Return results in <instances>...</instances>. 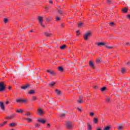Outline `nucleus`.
<instances>
[{"instance_id": "nucleus-44", "label": "nucleus", "mask_w": 130, "mask_h": 130, "mask_svg": "<svg viewBox=\"0 0 130 130\" xmlns=\"http://www.w3.org/2000/svg\"><path fill=\"white\" fill-rule=\"evenodd\" d=\"M64 114H61L60 115V117H64Z\"/></svg>"}, {"instance_id": "nucleus-30", "label": "nucleus", "mask_w": 130, "mask_h": 130, "mask_svg": "<svg viewBox=\"0 0 130 130\" xmlns=\"http://www.w3.org/2000/svg\"><path fill=\"white\" fill-rule=\"evenodd\" d=\"M125 72V69L122 68V69H121V73H122V74H124Z\"/></svg>"}, {"instance_id": "nucleus-33", "label": "nucleus", "mask_w": 130, "mask_h": 130, "mask_svg": "<svg viewBox=\"0 0 130 130\" xmlns=\"http://www.w3.org/2000/svg\"><path fill=\"white\" fill-rule=\"evenodd\" d=\"M80 30L76 31V35H77V36H79V35H80Z\"/></svg>"}, {"instance_id": "nucleus-54", "label": "nucleus", "mask_w": 130, "mask_h": 130, "mask_svg": "<svg viewBox=\"0 0 130 130\" xmlns=\"http://www.w3.org/2000/svg\"><path fill=\"white\" fill-rule=\"evenodd\" d=\"M78 110H79V111H81V110L80 108L78 109Z\"/></svg>"}, {"instance_id": "nucleus-10", "label": "nucleus", "mask_w": 130, "mask_h": 130, "mask_svg": "<svg viewBox=\"0 0 130 130\" xmlns=\"http://www.w3.org/2000/svg\"><path fill=\"white\" fill-rule=\"evenodd\" d=\"M38 122H40L41 123L44 124L45 122H46V121L43 119H39L38 120Z\"/></svg>"}, {"instance_id": "nucleus-57", "label": "nucleus", "mask_w": 130, "mask_h": 130, "mask_svg": "<svg viewBox=\"0 0 130 130\" xmlns=\"http://www.w3.org/2000/svg\"><path fill=\"white\" fill-rule=\"evenodd\" d=\"M96 130H101V128H98Z\"/></svg>"}, {"instance_id": "nucleus-27", "label": "nucleus", "mask_w": 130, "mask_h": 130, "mask_svg": "<svg viewBox=\"0 0 130 130\" xmlns=\"http://www.w3.org/2000/svg\"><path fill=\"white\" fill-rule=\"evenodd\" d=\"M110 127L109 126H108L107 127H105L104 128V130H110Z\"/></svg>"}, {"instance_id": "nucleus-26", "label": "nucleus", "mask_w": 130, "mask_h": 130, "mask_svg": "<svg viewBox=\"0 0 130 130\" xmlns=\"http://www.w3.org/2000/svg\"><path fill=\"white\" fill-rule=\"evenodd\" d=\"M9 125L11 127H14V126H15L16 123H11Z\"/></svg>"}, {"instance_id": "nucleus-49", "label": "nucleus", "mask_w": 130, "mask_h": 130, "mask_svg": "<svg viewBox=\"0 0 130 130\" xmlns=\"http://www.w3.org/2000/svg\"><path fill=\"white\" fill-rule=\"evenodd\" d=\"M4 125H5V124H4V123H1V124H0V126H4Z\"/></svg>"}, {"instance_id": "nucleus-12", "label": "nucleus", "mask_w": 130, "mask_h": 130, "mask_svg": "<svg viewBox=\"0 0 130 130\" xmlns=\"http://www.w3.org/2000/svg\"><path fill=\"white\" fill-rule=\"evenodd\" d=\"M43 113V111H42L41 109H39L38 110V114H39V115H41V114H42Z\"/></svg>"}, {"instance_id": "nucleus-37", "label": "nucleus", "mask_w": 130, "mask_h": 130, "mask_svg": "<svg viewBox=\"0 0 130 130\" xmlns=\"http://www.w3.org/2000/svg\"><path fill=\"white\" fill-rule=\"evenodd\" d=\"M122 128H123V127H122V126H120L118 127V129L119 130H121L122 129Z\"/></svg>"}, {"instance_id": "nucleus-41", "label": "nucleus", "mask_w": 130, "mask_h": 130, "mask_svg": "<svg viewBox=\"0 0 130 130\" xmlns=\"http://www.w3.org/2000/svg\"><path fill=\"white\" fill-rule=\"evenodd\" d=\"M32 100H33V101H35V100H36V96H33Z\"/></svg>"}, {"instance_id": "nucleus-11", "label": "nucleus", "mask_w": 130, "mask_h": 130, "mask_svg": "<svg viewBox=\"0 0 130 130\" xmlns=\"http://www.w3.org/2000/svg\"><path fill=\"white\" fill-rule=\"evenodd\" d=\"M55 84H56V82H52L49 84V87H54V86H55Z\"/></svg>"}, {"instance_id": "nucleus-15", "label": "nucleus", "mask_w": 130, "mask_h": 130, "mask_svg": "<svg viewBox=\"0 0 130 130\" xmlns=\"http://www.w3.org/2000/svg\"><path fill=\"white\" fill-rule=\"evenodd\" d=\"M122 12L124 13H127V8H124L122 9Z\"/></svg>"}, {"instance_id": "nucleus-6", "label": "nucleus", "mask_w": 130, "mask_h": 130, "mask_svg": "<svg viewBox=\"0 0 130 130\" xmlns=\"http://www.w3.org/2000/svg\"><path fill=\"white\" fill-rule=\"evenodd\" d=\"M47 73H48L51 76H55V73L52 70H47Z\"/></svg>"}, {"instance_id": "nucleus-21", "label": "nucleus", "mask_w": 130, "mask_h": 130, "mask_svg": "<svg viewBox=\"0 0 130 130\" xmlns=\"http://www.w3.org/2000/svg\"><path fill=\"white\" fill-rule=\"evenodd\" d=\"M28 87H29V85L28 84H27L26 85L22 86L21 89H27V88H28Z\"/></svg>"}, {"instance_id": "nucleus-24", "label": "nucleus", "mask_w": 130, "mask_h": 130, "mask_svg": "<svg viewBox=\"0 0 130 130\" xmlns=\"http://www.w3.org/2000/svg\"><path fill=\"white\" fill-rule=\"evenodd\" d=\"M34 93H35V91L34 90H31L28 91V94H34Z\"/></svg>"}, {"instance_id": "nucleus-46", "label": "nucleus", "mask_w": 130, "mask_h": 130, "mask_svg": "<svg viewBox=\"0 0 130 130\" xmlns=\"http://www.w3.org/2000/svg\"><path fill=\"white\" fill-rule=\"evenodd\" d=\"M47 127H50V124L48 123V124H47Z\"/></svg>"}, {"instance_id": "nucleus-29", "label": "nucleus", "mask_w": 130, "mask_h": 130, "mask_svg": "<svg viewBox=\"0 0 130 130\" xmlns=\"http://www.w3.org/2000/svg\"><path fill=\"white\" fill-rule=\"evenodd\" d=\"M58 69L59 71H60V72H62V71L63 70V69H62V67H59L58 68Z\"/></svg>"}, {"instance_id": "nucleus-59", "label": "nucleus", "mask_w": 130, "mask_h": 130, "mask_svg": "<svg viewBox=\"0 0 130 130\" xmlns=\"http://www.w3.org/2000/svg\"><path fill=\"white\" fill-rule=\"evenodd\" d=\"M30 32H32V30H30Z\"/></svg>"}, {"instance_id": "nucleus-31", "label": "nucleus", "mask_w": 130, "mask_h": 130, "mask_svg": "<svg viewBox=\"0 0 130 130\" xmlns=\"http://www.w3.org/2000/svg\"><path fill=\"white\" fill-rule=\"evenodd\" d=\"M101 90L102 92H103L104 91H105V90H106V87H102Z\"/></svg>"}, {"instance_id": "nucleus-55", "label": "nucleus", "mask_w": 130, "mask_h": 130, "mask_svg": "<svg viewBox=\"0 0 130 130\" xmlns=\"http://www.w3.org/2000/svg\"><path fill=\"white\" fill-rule=\"evenodd\" d=\"M108 3H110V0H108Z\"/></svg>"}, {"instance_id": "nucleus-42", "label": "nucleus", "mask_w": 130, "mask_h": 130, "mask_svg": "<svg viewBox=\"0 0 130 130\" xmlns=\"http://www.w3.org/2000/svg\"><path fill=\"white\" fill-rule=\"evenodd\" d=\"M40 126V125L38 123L36 124V127H39Z\"/></svg>"}, {"instance_id": "nucleus-16", "label": "nucleus", "mask_w": 130, "mask_h": 130, "mask_svg": "<svg viewBox=\"0 0 130 130\" xmlns=\"http://www.w3.org/2000/svg\"><path fill=\"white\" fill-rule=\"evenodd\" d=\"M25 120H27V122H31L32 121V119L30 118H24Z\"/></svg>"}, {"instance_id": "nucleus-38", "label": "nucleus", "mask_w": 130, "mask_h": 130, "mask_svg": "<svg viewBox=\"0 0 130 130\" xmlns=\"http://www.w3.org/2000/svg\"><path fill=\"white\" fill-rule=\"evenodd\" d=\"M110 26H114V23L111 22L109 23Z\"/></svg>"}, {"instance_id": "nucleus-3", "label": "nucleus", "mask_w": 130, "mask_h": 130, "mask_svg": "<svg viewBox=\"0 0 130 130\" xmlns=\"http://www.w3.org/2000/svg\"><path fill=\"white\" fill-rule=\"evenodd\" d=\"M91 32L88 31L85 34L84 36V39L85 40H88V39L89 38V37H90V36H91Z\"/></svg>"}, {"instance_id": "nucleus-18", "label": "nucleus", "mask_w": 130, "mask_h": 130, "mask_svg": "<svg viewBox=\"0 0 130 130\" xmlns=\"http://www.w3.org/2000/svg\"><path fill=\"white\" fill-rule=\"evenodd\" d=\"M23 109H20L19 110H17L16 111V112H17L18 113H22L23 112Z\"/></svg>"}, {"instance_id": "nucleus-9", "label": "nucleus", "mask_w": 130, "mask_h": 130, "mask_svg": "<svg viewBox=\"0 0 130 130\" xmlns=\"http://www.w3.org/2000/svg\"><path fill=\"white\" fill-rule=\"evenodd\" d=\"M78 103H80V104L84 103V101H83V96H80L79 97V100L78 101Z\"/></svg>"}, {"instance_id": "nucleus-39", "label": "nucleus", "mask_w": 130, "mask_h": 130, "mask_svg": "<svg viewBox=\"0 0 130 130\" xmlns=\"http://www.w3.org/2000/svg\"><path fill=\"white\" fill-rule=\"evenodd\" d=\"M56 20L57 21H59V20H60V17H56Z\"/></svg>"}, {"instance_id": "nucleus-8", "label": "nucleus", "mask_w": 130, "mask_h": 130, "mask_svg": "<svg viewBox=\"0 0 130 130\" xmlns=\"http://www.w3.org/2000/svg\"><path fill=\"white\" fill-rule=\"evenodd\" d=\"M15 115H16V114H14L11 116H9L6 117V119H13V118L15 117Z\"/></svg>"}, {"instance_id": "nucleus-51", "label": "nucleus", "mask_w": 130, "mask_h": 130, "mask_svg": "<svg viewBox=\"0 0 130 130\" xmlns=\"http://www.w3.org/2000/svg\"><path fill=\"white\" fill-rule=\"evenodd\" d=\"M50 4H53L52 1L50 0L49 1Z\"/></svg>"}, {"instance_id": "nucleus-2", "label": "nucleus", "mask_w": 130, "mask_h": 130, "mask_svg": "<svg viewBox=\"0 0 130 130\" xmlns=\"http://www.w3.org/2000/svg\"><path fill=\"white\" fill-rule=\"evenodd\" d=\"M38 19L39 21V23L41 25V26L43 27L44 28L45 26L43 24V18H42V17L41 16H38Z\"/></svg>"}, {"instance_id": "nucleus-52", "label": "nucleus", "mask_w": 130, "mask_h": 130, "mask_svg": "<svg viewBox=\"0 0 130 130\" xmlns=\"http://www.w3.org/2000/svg\"><path fill=\"white\" fill-rule=\"evenodd\" d=\"M8 89H9V90H11V89H12V87H11V86H9V87H8Z\"/></svg>"}, {"instance_id": "nucleus-36", "label": "nucleus", "mask_w": 130, "mask_h": 130, "mask_svg": "<svg viewBox=\"0 0 130 130\" xmlns=\"http://www.w3.org/2000/svg\"><path fill=\"white\" fill-rule=\"evenodd\" d=\"M64 26H65L64 23H61V24H60V27H61V28H63V27H64Z\"/></svg>"}, {"instance_id": "nucleus-7", "label": "nucleus", "mask_w": 130, "mask_h": 130, "mask_svg": "<svg viewBox=\"0 0 130 130\" xmlns=\"http://www.w3.org/2000/svg\"><path fill=\"white\" fill-rule=\"evenodd\" d=\"M95 44L98 46H104V45H105V43H104V42H97V43H95Z\"/></svg>"}, {"instance_id": "nucleus-25", "label": "nucleus", "mask_w": 130, "mask_h": 130, "mask_svg": "<svg viewBox=\"0 0 130 130\" xmlns=\"http://www.w3.org/2000/svg\"><path fill=\"white\" fill-rule=\"evenodd\" d=\"M55 92L57 95L60 94V91H59L58 89H56Z\"/></svg>"}, {"instance_id": "nucleus-28", "label": "nucleus", "mask_w": 130, "mask_h": 130, "mask_svg": "<svg viewBox=\"0 0 130 130\" xmlns=\"http://www.w3.org/2000/svg\"><path fill=\"white\" fill-rule=\"evenodd\" d=\"M9 20L7 18H4V22L5 24H6V23H8Z\"/></svg>"}, {"instance_id": "nucleus-45", "label": "nucleus", "mask_w": 130, "mask_h": 130, "mask_svg": "<svg viewBox=\"0 0 130 130\" xmlns=\"http://www.w3.org/2000/svg\"><path fill=\"white\" fill-rule=\"evenodd\" d=\"M9 101H6V102H5V104H6V105H8V104H9Z\"/></svg>"}, {"instance_id": "nucleus-4", "label": "nucleus", "mask_w": 130, "mask_h": 130, "mask_svg": "<svg viewBox=\"0 0 130 130\" xmlns=\"http://www.w3.org/2000/svg\"><path fill=\"white\" fill-rule=\"evenodd\" d=\"M5 89H6V87H5V84L4 82L0 83V92H3V91H5Z\"/></svg>"}, {"instance_id": "nucleus-20", "label": "nucleus", "mask_w": 130, "mask_h": 130, "mask_svg": "<svg viewBox=\"0 0 130 130\" xmlns=\"http://www.w3.org/2000/svg\"><path fill=\"white\" fill-rule=\"evenodd\" d=\"M84 26V23H82V22H80L78 23V27L79 28H81V27H83Z\"/></svg>"}, {"instance_id": "nucleus-13", "label": "nucleus", "mask_w": 130, "mask_h": 130, "mask_svg": "<svg viewBox=\"0 0 130 130\" xmlns=\"http://www.w3.org/2000/svg\"><path fill=\"white\" fill-rule=\"evenodd\" d=\"M16 102L19 103V102H26V100L22 99H16Z\"/></svg>"}, {"instance_id": "nucleus-40", "label": "nucleus", "mask_w": 130, "mask_h": 130, "mask_svg": "<svg viewBox=\"0 0 130 130\" xmlns=\"http://www.w3.org/2000/svg\"><path fill=\"white\" fill-rule=\"evenodd\" d=\"M58 12L59 14H62V10H58Z\"/></svg>"}, {"instance_id": "nucleus-35", "label": "nucleus", "mask_w": 130, "mask_h": 130, "mask_svg": "<svg viewBox=\"0 0 130 130\" xmlns=\"http://www.w3.org/2000/svg\"><path fill=\"white\" fill-rule=\"evenodd\" d=\"M89 115H90V116H91L92 117H93V116H94V113H93V112L90 113Z\"/></svg>"}, {"instance_id": "nucleus-50", "label": "nucleus", "mask_w": 130, "mask_h": 130, "mask_svg": "<svg viewBox=\"0 0 130 130\" xmlns=\"http://www.w3.org/2000/svg\"><path fill=\"white\" fill-rule=\"evenodd\" d=\"M7 122H8L7 121H5L3 122V124H6V123H7Z\"/></svg>"}, {"instance_id": "nucleus-23", "label": "nucleus", "mask_w": 130, "mask_h": 130, "mask_svg": "<svg viewBox=\"0 0 130 130\" xmlns=\"http://www.w3.org/2000/svg\"><path fill=\"white\" fill-rule=\"evenodd\" d=\"M87 129L88 130H92V126L90 124H88Z\"/></svg>"}, {"instance_id": "nucleus-17", "label": "nucleus", "mask_w": 130, "mask_h": 130, "mask_svg": "<svg viewBox=\"0 0 130 130\" xmlns=\"http://www.w3.org/2000/svg\"><path fill=\"white\" fill-rule=\"evenodd\" d=\"M89 66L91 67V68H92V69H94V64L93 63V62L92 61H90L89 62Z\"/></svg>"}, {"instance_id": "nucleus-14", "label": "nucleus", "mask_w": 130, "mask_h": 130, "mask_svg": "<svg viewBox=\"0 0 130 130\" xmlns=\"http://www.w3.org/2000/svg\"><path fill=\"white\" fill-rule=\"evenodd\" d=\"M45 35L47 37H49L51 36V35H52V34L50 33V32H45Z\"/></svg>"}, {"instance_id": "nucleus-53", "label": "nucleus", "mask_w": 130, "mask_h": 130, "mask_svg": "<svg viewBox=\"0 0 130 130\" xmlns=\"http://www.w3.org/2000/svg\"><path fill=\"white\" fill-rule=\"evenodd\" d=\"M126 45H129V43H126Z\"/></svg>"}, {"instance_id": "nucleus-48", "label": "nucleus", "mask_w": 130, "mask_h": 130, "mask_svg": "<svg viewBox=\"0 0 130 130\" xmlns=\"http://www.w3.org/2000/svg\"><path fill=\"white\" fill-rule=\"evenodd\" d=\"M106 47H107V48H109V49L112 48V47H108L107 46H106Z\"/></svg>"}, {"instance_id": "nucleus-34", "label": "nucleus", "mask_w": 130, "mask_h": 130, "mask_svg": "<svg viewBox=\"0 0 130 130\" xmlns=\"http://www.w3.org/2000/svg\"><path fill=\"white\" fill-rule=\"evenodd\" d=\"M31 114L30 113V112H28L27 113H25L24 114V115H26V116H29V115H30Z\"/></svg>"}, {"instance_id": "nucleus-1", "label": "nucleus", "mask_w": 130, "mask_h": 130, "mask_svg": "<svg viewBox=\"0 0 130 130\" xmlns=\"http://www.w3.org/2000/svg\"><path fill=\"white\" fill-rule=\"evenodd\" d=\"M65 125L66 128H68V129H73V123L70 121L66 122Z\"/></svg>"}, {"instance_id": "nucleus-32", "label": "nucleus", "mask_w": 130, "mask_h": 130, "mask_svg": "<svg viewBox=\"0 0 130 130\" xmlns=\"http://www.w3.org/2000/svg\"><path fill=\"white\" fill-rule=\"evenodd\" d=\"M46 20H47V22H50V21H51V18L50 17L47 18Z\"/></svg>"}, {"instance_id": "nucleus-19", "label": "nucleus", "mask_w": 130, "mask_h": 130, "mask_svg": "<svg viewBox=\"0 0 130 130\" xmlns=\"http://www.w3.org/2000/svg\"><path fill=\"white\" fill-rule=\"evenodd\" d=\"M67 47V46L66 45H63L62 46H61L60 47V49H61L62 50L63 49H65V48Z\"/></svg>"}, {"instance_id": "nucleus-5", "label": "nucleus", "mask_w": 130, "mask_h": 130, "mask_svg": "<svg viewBox=\"0 0 130 130\" xmlns=\"http://www.w3.org/2000/svg\"><path fill=\"white\" fill-rule=\"evenodd\" d=\"M0 107L3 111H5L6 108L5 107V105L3 102H0Z\"/></svg>"}, {"instance_id": "nucleus-47", "label": "nucleus", "mask_w": 130, "mask_h": 130, "mask_svg": "<svg viewBox=\"0 0 130 130\" xmlns=\"http://www.w3.org/2000/svg\"><path fill=\"white\" fill-rule=\"evenodd\" d=\"M127 18H128V19H129V20H130V14H129L127 16Z\"/></svg>"}, {"instance_id": "nucleus-22", "label": "nucleus", "mask_w": 130, "mask_h": 130, "mask_svg": "<svg viewBox=\"0 0 130 130\" xmlns=\"http://www.w3.org/2000/svg\"><path fill=\"white\" fill-rule=\"evenodd\" d=\"M93 122L94 123H97V122H98V119H97V118H94Z\"/></svg>"}, {"instance_id": "nucleus-58", "label": "nucleus", "mask_w": 130, "mask_h": 130, "mask_svg": "<svg viewBox=\"0 0 130 130\" xmlns=\"http://www.w3.org/2000/svg\"><path fill=\"white\" fill-rule=\"evenodd\" d=\"M97 62H99V61H98V60H97Z\"/></svg>"}, {"instance_id": "nucleus-56", "label": "nucleus", "mask_w": 130, "mask_h": 130, "mask_svg": "<svg viewBox=\"0 0 130 130\" xmlns=\"http://www.w3.org/2000/svg\"><path fill=\"white\" fill-rule=\"evenodd\" d=\"M127 64H129V62H127Z\"/></svg>"}, {"instance_id": "nucleus-43", "label": "nucleus", "mask_w": 130, "mask_h": 130, "mask_svg": "<svg viewBox=\"0 0 130 130\" xmlns=\"http://www.w3.org/2000/svg\"><path fill=\"white\" fill-rule=\"evenodd\" d=\"M106 101H107V102L110 101V99L109 98H107V99H106Z\"/></svg>"}]
</instances>
